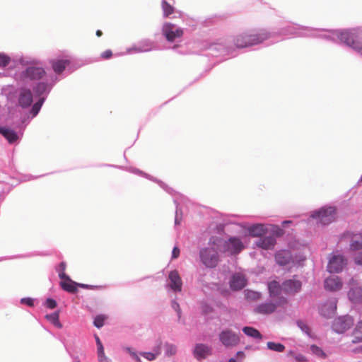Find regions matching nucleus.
I'll list each match as a JSON object with an SVG mask.
<instances>
[{
	"label": "nucleus",
	"instance_id": "obj_1",
	"mask_svg": "<svg viewBox=\"0 0 362 362\" xmlns=\"http://www.w3.org/2000/svg\"><path fill=\"white\" fill-rule=\"evenodd\" d=\"M15 79L18 88L13 97L22 108L33 105L30 111L33 117L38 114L52 86L59 80L57 76L47 74L42 67L35 66L17 72Z\"/></svg>",
	"mask_w": 362,
	"mask_h": 362
},
{
	"label": "nucleus",
	"instance_id": "obj_2",
	"mask_svg": "<svg viewBox=\"0 0 362 362\" xmlns=\"http://www.w3.org/2000/svg\"><path fill=\"white\" fill-rule=\"evenodd\" d=\"M269 33H272L271 38L276 35L322 37L346 45L362 56V32L358 29L321 30L289 23L281 28L279 31Z\"/></svg>",
	"mask_w": 362,
	"mask_h": 362
},
{
	"label": "nucleus",
	"instance_id": "obj_3",
	"mask_svg": "<svg viewBox=\"0 0 362 362\" xmlns=\"http://www.w3.org/2000/svg\"><path fill=\"white\" fill-rule=\"evenodd\" d=\"M211 243L217 246L220 252L235 255L241 252L246 246V235L230 236L227 240H223L217 236L211 237Z\"/></svg>",
	"mask_w": 362,
	"mask_h": 362
},
{
	"label": "nucleus",
	"instance_id": "obj_4",
	"mask_svg": "<svg viewBox=\"0 0 362 362\" xmlns=\"http://www.w3.org/2000/svg\"><path fill=\"white\" fill-rule=\"evenodd\" d=\"M272 33L265 29L258 32L244 33L237 35L234 40V45L237 48H245L263 42L271 38Z\"/></svg>",
	"mask_w": 362,
	"mask_h": 362
},
{
	"label": "nucleus",
	"instance_id": "obj_5",
	"mask_svg": "<svg viewBox=\"0 0 362 362\" xmlns=\"http://www.w3.org/2000/svg\"><path fill=\"white\" fill-rule=\"evenodd\" d=\"M218 252L220 251L217 249V246L211 243V238L209 242V247L201 250L199 252L200 259L203 264L209 268L216 267L220 261Z\"/></svg>",
	"mask_w": 362,
	"mask_h": 362
},
{
	"label": "nucleus",
	"instance_id": "obj_6",
	"mask_svg": "<svg viewBox=\"0 0 362 362\" xmlns=\"http://www.w3.org/2000/svg\"><path fill=\"white\" fill-rule=\"evenodd\" d=\"M310 218L317 221L318 223L327 226L334 222L337 218V209L332 206H325L313 211Z\"/></svg>",
	"mask_w": 362,
	"mask_h": 362
},
{
	"label": "nucleus",
	"instance_id": "obj_7",
	"mask_svg": "<svg viewBox=\"0 0 362 362\" xmlns=\"http://www.w3.org/2000/svg\"><path fill=\"white\" fill-rule=\"evenodd\" d=\"M348 262L347 259L338 252H332L328 258L327 271L329 273H340L345 268Z\"/></svg>",
	"mask_w": 362,
	"mask_h": 362
},
{
	"label": "nucleus",
	"instance_id": "obj_8",
	"mask_svg": "<svg viewBox=\"0 0 362 362\" xmlns=\"http://www.w3.org/2000/svg\"><path fill=\"white\" fill-rule=\"evenodd\" d=\"M221 344L226 348H233L240 343V337L237 333L230 329H223L218 334Z\"/></svg>",
	"mask_w": 362,
	"mask_h": 362
},
{
	"label": "nucleus",
	"instance_id": "obj_9",
	"mask_svg": "<svg viewBox=\"0 0 362 362\" xmlns=\"http://www.w3.org/2000/svg\"><path fill=\"white\" fill-rule=\"evenodd\" d=\"M163 34L169 42H173L183 35V30L176 25L165 23L163 26Z\"/></svg>",
	"mask_w": 362,
	"mask_h": 362
},
{
	"label": "nucleus",
	"instance_id": "obj_10",
	"mask_svg": "<svg viewBox=\"0 0 362 362\" xmlns=\"http://www.w3.org/2000/svg\"><path fill=\"white\" fill-rule=\"evenodd\" d=\"M350 242V250L356 251L362 248V233L353 234L346 232L341 235L339 242Z\"/></svg>",
	"mask_w": 362,
	"mask_h": 362
},
{
	"label": "nucleus",
	"instance_id": "obj_11",
	"mask_svg": "<svg viewBox=\"0 0 362 362\" xmlns=\"http://www.w3.org/2000/svg\"><path fill=\"white\" fill-rule=\"evenodd\" d=\"M354 325V319L349 315L339 317L334 320L332 329L335 332L343 333Z\"/></svg>",
	"mask_w": 362,
	"mask_h": 362
},
{
	"label": "nucleus",
	"instance_id": "obj_12",
	"mask_svg": "<svg viewBox=\"0 0 362 362\" xmlns=\"http://www.w3.org/2000/svg\"><path fill=\"white\" fill-rule=\"evenodd\" d=\"M286 303V299L284 297H279L274 303L273 302H267L259 305L255 308V312L260 314H270L275 311L277 307L284 305Z\"/></svg>",
	"mask_w": 362,
	"mask_h": 362
},
{
	"label": "nucleus",
	"instance_id": "obj_13",
	"mask_svg": "<svg viewBox=\"0 0 362 362\" xmlns=\"http://www.w3.org/2000/svg\"><path fill=\"white\" fill-rule=\"evenodd\" d=\"M237 226L245 229L252 237H260L265 235L268 231L267 225L262 223L255 224H238Z\"/></svg>",
	"mask_w": 362,
	"mask_h": 362
},
{
	"label": "nucleus",
	"instance_id": "obj_14",
	"mask_svg": "<svg viewBox=\"0 0 362 362\" xmlns=\"http://www.w3.org/2000/svg\"><path fill=\"white\" fill-rule=\"evenodd\" d=\"M167 286L175 293L182 291V281L177 270L170 272L168 277Z\"/></svg>",
	"mask_w": 362,
	"mask_h": 362
},
{
	"label": "nucleus",
	"instance_id": "obj_15",
	"mask_svg": "<svg viewBox=\"0 0 362 362\" xmlns=\"http://www.w3.org/2000/svg\"><path fill=\"white\" fill-rule=\"evenodd\" d=\"M53 71L59 74L70 64L71 61L68 57H57L49 62Z\"/></svg>",
	"mask_w": 362,
	"mask_h": 362
},
{
	"label": "nucleus",
	"instance_id": "obj_16",
	"mask_svg": "<svg viewBox=\"0 0 362 362\" xmlns=\"http://www.w3.org/2000/svg\"><path fill=\"white\" fill-rule=\"evenodd\" d=\"M154 43L149 40H144L140 41L137 45L127 49V53L145 52L153 49Z\"/></svg>",
	"mask_w": 362,
	"mask_h": 362
},
{
	"label": "nucleus",
	"instance_id": "obj_17",
	"mask_svg": "<svg viewBox=\"0 0 362 362\" xmlns=\"http://www.w3.org/2000/svg\"><path fill=\"white\" fill-rule=\"evenodd\" d=\"M302 286L301 282L296 279L285 281L282 284V290L288 294H294L300 291Z\"/></svg>",
	"mask_w": 362,
	"mask_h": 362
},
{
	"label": "nucleus",
	"instance_id": "obj_18",
	"mask_svg": "<svg viewBox=\"0 0 362 362\" xmlns=\"http://www.w3.org/2000/svg\"><path fill=\"white\" fill-rule=\"evenodd\" d=\"M336 309L337 300L336 299L333 298L328 300L321 306L320 313L321 315L324 316L325 317L329 318L334 315Z\"/></svg>",
	"mask_w": 362,
	"mask_h": 362
},
{
	"label": "nucleus",
	"instance_id": "obj_19",
	"mask_svg": "<svg viewBox=\"0 0 362 362\" xmlns=\"http://www.w3.org/2000/svg\"><path fill=\"white\" fill-rule=\"evenodd\" d=\"M247 280L242 273L234 274L230 280V286L234 291L240 290L246 285Z\"/></svg>",
	"mask_w": 362,
	"mask_h": 362
},
{
	"label": "nucleus",
	"instance_id": "obj_20",
	"mask_svg": "<svg viewBox=\"0 0 362 362\" xmlns=\"http://www.w3.org/2000/svg\"><path fill=\"white\" fill-rule=\"evenodd\" d=\"M342 281L339 276H331L325 280V288L330 291H337L342 288Z\"/></svg>",
	"mask_w": 362,
	"mask_h": 362
},
{
	"label": "nucleus",
	"instance_id": "obj_21",
	"mask_svg": "<svg viewBox=\"0 0 362 362\" xmlns=\"http://www.w3.org/2000/svg\"><path fill=\"white\" fill-rule=\"evenodd\" d=\"M275 259L278 264L285 266L290 264L291 263L294 264L292 255L288 250H280L276 252Z\"/></svg>",
	"mask_w": 362,
	"mask_h": 362
},
{
	"label": "nucleus",
	"instance_id": "obj_22",
	"mask_svg": "<svg viewBox=\"0 0 362 362\" xmlns=\"http://www.w3.org/2000/svg\"><path fill=\"white\" fill-rule=\"evenodd\" d=\"M0 134L3 135L10 144L18 141L21 136V134H18L8 127H0Z\"/></svg>",
	"mask_w": 362,
	"mask_h": 362
},
{
	"label": "nucleus",
	"instance_id": "obj_23",
	"mask_svg": "<svg viewBox=\"0 0 362 362\" xmlns=\"http://www.w3.org/2000/svg\"><path fill=\"white\" fill-rule=\"evenodd\" d=\"M210 352L211 349L204 344H197L193 351L194 357L199 361L206 358Z\"/></svg>",
	"mask_w": 362,
	"mask_h": 362
},
{
	"label": "nucleus",
	"instance_id": "obj_24",
	"mask_svg": "<svg viewBox=\"0 0 362 362\" xmlns=\"http://www.w3.org/2000/svg\"><path fill=\"white\" fill-rule=\"evenodd\" d=\"M276 244V239L273 236H265L255 242V245L264 250L272 249Z\"/></svg>",
	"mask_w": 362,
	"mask_h": 362
},
{
	"label": "nucleus",
	"instance_id": "obj_25",
	"mask_svg": "<svg viewBox=\"0 0 362 362\" xmlns=\"http://www.w3.org/2000/svg\"><path fill=\"white\" fill-rule=\"evenodd\" d=\"M348 297L354 303H362V287L351 286L348 292Z\"/></svg>",
	"mask_w": 362,
	"mask_h": 362
},
{
	"label": "nucleus",
	"instance_id": "obj_26",
	"mask_svg": "<svg viewBox=\"0 0 362 362\" xmlns=\"http://www.w3.org/2000/svg\"><path fill=\"white\" fill-rule=\"evenodd\" d=\"M62 280V281H61L60 284L64 290L70 293H74L76 291L77 283L71 280L69 277V279H64Z\"/></svg>",
	"mask_w": 362,
	"mask_h": 362
},
{
	"label": "nucleus",
	"instance_id": "obj_27",
	"mask_svg": "<svg viewBox=\"0 0 362 362\" xmlns=\"http://www.w3.org/2000/svg\"><path fill=\"white\" fill-rule=\"evenodd\" d=\"M267 286L270 296L272 298L277 297L279 295L281 291L282 290V286H281L279 282L276 281H272L269 282Z\"/></svg>",
	"mask_w": 362,
	"mask_h": 362
},
{
	"label": "nucleus",
	"instance_id": "obj_28",
	"mask_svg": "<svg viewBox=\"0 0 362 362\" xmlns=\"http://www.w3.org/2000/svg\"><path fill=\"white\" fill-rule=\"evenodd\" d=\"M243 332L248 337H252L255 339H261L262 338V335L261 333L256 329L252 327H245L243 328Z\"/></svg>",
	"mask_w": 362,
	"mask_h": 362
},
{
	"label": "nucleus",
	"instance_id": "obj_29",
	"mask_svg": "<svg viewBox=\"0 0 362 362\" xmlns=\"http://www.w3.org/2000/svg\"><path fill=\"white\" fill-rule=\"evenodd\" d=\"M352 342L354 344L362 342V321L359 322L355 328Z\"/></svg>",
	"mask_w": 362,
	"mask_h": 362
},
{
	"label": "nucleus",
	"instance_id": "obj_30",
	"mask_svg": "<svg viewBox=\"0 0 362 362\" xmlns=\"http://www.w3.org/2000/svg\"><path fill=\"white\" fill-rule=\"evenodd\" d=\"M46 319L52 323L55 327L61 328L62 327L61 322L59 321V313L54 312L51 314L46 315Z\"/></svg>",
	"mask_w": 362,
	"mask_h": 362
},
{
	"label": "nucleus",
	"instance_id": "obj_31",
	"mask_svg": "<svg viewBox=\"0 0 362 362\" xmlns=\"http://www.w3.org/2000/svg\"><path fill=\"white\" fill-rule=\"evenodd\" d=\"M310 351L311 354L316 356L318 358H327V354L325 353V351L319 346L316 345H312L310 347Z\"/></svg>",
	"mask_w": 362,
	"mask_h": 362
},
{
	"label": "nucleus",
	"instance_id": "obj_32",
	"mask_svg": "<svg viewBox=\"0 0 362 362\" xmlns=\"http://www.w3.org/2000/svg\"><path fill=\"white\" fill-rule=\"evenodd\" d=\"M267 346L269 349L276 352H283L285 350V346L282 344L273 341L267 342Z\"/></svg>",
	"mask_w": 362,
	"mask_h": 362
},
{
	"label": "nucleus",
	"instance_id": "obj_33",
	"mask_svg": "<svg viewBox=\"0 0 362 362\" xmlns=\"http://www.w3.org/2000/svg\"><path fill=\"white\" fill-rule=\"evenodd\" d=\"M107 319V316L105 315H98L95 316L93 321L94 326L97 328H101Z\"/></svg>",
	"mask_w": 362,
	"mask_h": 362
},
{
	"label": "nucleus",
	"instance_id": "obj_34",
	"mask_svg": "<svg viewBox=\"0 0 362 362\" xmlns=\"http://www.w3.org/2000/svg\"><path fill=\"white\" fill-rule=\"evenodd\" d=\"M177 353V346L173 344L166 343L165 344V354L168 356L175 355Z\"/></svg>",
	"mask_w": 362,
	"mask_h": 362
},
{
	"label": "nucleus",
	"instance_id": "obj_35",
	"mask_svg": "<svg viewBox=\"0 0 362 362\" xmlns=\"http://www.w3.org/2000/svg\"><path fill=\"white\" fill-rule=\"evenodd\" d=\"M297 325L303 333H305L310 337H313L311 332H310V327L305 322H303L302 320H299L297 322Z\"/></svg>",
	"mask_w": 362,
	"mask_h": 362
},
{
	"label": "nucleus",
	"instance_id": "obj_36",
	"mask_svg": "<svg viewBox=\"0 0 362 362\" xmlns=\"http://www.w3.org/2000/svg\"><path fill=\"white\" fill-rule=\"evenodd\" d=\"M139 355L149 361H153L158 356V352H140Z\"/></svg>",
	"mask_w": 362,
	"mask_h": 362
},
{
	"label": "nucleus",
	"instance_id": "obj_37",
	"mask_svg": "<svg viewBox=\"0 0 362 362\" xmlns=\"http://www.w3.org/2000/svg\"><path fill=\"white\" fill-rule=\"evenodd\" d=\"M66 269V264L64 262H61L57 267V272L59 274V277L61 279H69V276L66 275L64 271Z\"/></svg>",
	"mask_w": 362,
	"mask_h": 362
},
{
	"label": "nucleus",
	"instance_id": "obj_38",
	"mask_svg": "<svg viewBox=\"0 0 362 362\" xmlns=\"http://www.w3.org/2000/svg\"><path fill=\"white\" fill-rule=\"evenodd\" d=\"M162 8L165 16H168V15L171 14L173 11V7L168 3H167L165 0L162 1Z\"/></svg>",
	"mask_w": 362,
	"mask_h": 362
},
{
	"label": "nucleus",
	"instance_id": "obj_39",
	"mask_svg": "<svg viewBox=\"0 0 362 362\" xmlns=\"http://www.w3.org/2000/svg\"><path fill=\"white\" fill-rule=\"evenodd\" d=\"M124 351L128 353L131 357L136 361V362H140V358L138 355V354L134 351L132 348L130 347H124Z\"/></svg>",
	"mask_w": 362,
	"mask_h": 362
},
{
	"label": "nucleus",
	"instance_id": "obj_40",
	"mask_svg": "<svg viewBox=\"0 0 362 362\" xmlns=\"http://www.w3.org/2000/svg\"><path fill=\"white\" fill-rule=\"evenodd\" d=\"M11 61V59L8 56L4 53H0V67L6 66Z\"/></svg>",
	"mask_w": 362,
	"mask_h": 362
},
{
	"label": "nucleus",
	"instance_id": "obj_41",
	"mask_svg": "<svg viewBox=\"0 0 362 362\" xmlns=\"http://www.w3.org/2000/svg\"><path fill=\"white\" fill-rule=\"evenodd\" d=\"M95 339L97 345V354H103L104 351L103 345L98 335H95Z\"/></svg>",
	"mask_w": 362,
	"mask_h": 362
},
{
	"label": "nucleus",
	"instance_id": "obj_42",
	"mask_svg": "<svg viewBox=\"0 0 362 362\" xmlns=\"http://www.w3.org/2000/svg\"><path fill=\"white\" fill-rule=\"evenodd\" d=\"M245 358V354L243 351H238L235 358H231L228 362H238L242 361Z\"/></svg>",
	"mask_w": 362,
	"mask_h": 362
},
{
	"label": "nucleus",
	"instance_id": "obj_43",
	"mask_svg": "<svg viewBox=\"0 0 362 362\" xmlns=\"http://www.w3.org/2000/svg\"><path fill=\"white\" fill-rule=\"evenodd\" d=\"M171 306H172L173 309L177 313L178 319H180L181 310L180 308V305L175 300H173L171 303Z\"/></svg>",
	"mask_w": 362,
	"mask_h": 362
},
{
	"label": "nucleus",
	"instance_id": "obj_44",
	"mask_svg": "<svg viewBox=\"0 0 362 362\" xmlns=\"http://www.w3.org/2000/svg\"><path fill=\"white\" fill-rule=\"evenodd\" d=\"M246 297L247 298H250L252 300H256L259 298L260 293L255 291H247L246 293Z\"/></svg>",
	"mask_w": 362,
	"mask_h": 362
},
{
	"label": "nucleus",
	"instance_id": "obj_45",
	"mask_svg": "<svg viewBox=\"0 0 362 362\" xmlns=\"http://www.w3.org/2000/svg\"><path fill=\"white\" fill-rule=\"evenodd\" d=\"M272 232L276 236H281L284 235V230L278 226H272Z\"/></svg>",
	"mask_w": 362,
	"mask_h": 362
},
{
	"label": "nucleus",
	"instance_id": "obj_46",
	"mask_svg": "<svg viewBox=\"0 0 362 362\" xmlns=\"http://www.w3.org/2000/svg\"><path fill=\"white\" fill-rule=\"evenodd\" d=\"M45 305L50 309H54L57 306V302L54 299L48 298L45 302Z\"/></svg>",
	"mask_w": 362,
	"mask_h": 362
},
{
	"label": "nucleus",
	"instance_id": "obj_47",
	"mask_svg": "<svg viewBox=\"0 0 362 362\" xmlns=\"http://www.w3.org/2000/svg\"><path fill=\"white\" fill-rule=\"evenodd\" d=\"M34 300L33 298H21V303H23V304H25L28 306H33L34 305Z\"/></svg>",
	"mask_w": 362,
	"mask_h": 362
},
{
	"label": "nucleus",
	"instance_id": "obj_48",
	"mask_svg": "<svg viewBox=\"0 0 362 362\" xmlns=\"http://www.w3.org/2000/svg\"><path fill=\"white\" fill-rule=\"evenodd\" d=\"M98 362H112V361L105 356V352L98 354Z\"/></svg>",
	"mask_w": 362,
	"mask_h": 362
},
{
	"label": "nucleus",
	"instance_id": "obj_49",
	"mask_svg": "<svg viewBox=\"0 0 362 362\" xmlns=\"http://www.w3.org/2000/svg\"><path fill=\"white\" fill-rule=\"evenodd\" d=\"M354 262L356 264H362V250L358 253L356 254L354 257Z\"/></svg>",
	"mask_w": 362,
	"mask_h": 362
},
{
	"label": "nucleus",
	"instance_id": "obj_50",
	"mask_svg": "<svg viewBox=\"0 0 362 362\" xmlns=\"http://www.w3.org/2000/svg\"><path fill=\"white\" fill-rule=\"evenodd\" d=\"M209 49L211 50H216V51H218V52H221V51H223L225 48H224V47L222 45L216 44V45H211L209 47Z\"/></svg>",
	"mask_w": 362,
	"mask_h": 362
},
{
	"label": "nucleus",
	"instance_id": "obj_51",
	"mask_svg": "<svg viewBox=\"0 0 362 362\" xmlns=\"http://www.w3.org/2000/svg\"><path fill=\"white\" fill-rule=\"evenodd\" d=\"M182 219V215L179 214V209L178 207H176V214H175V224L179 225L181 222Z\"/></svg>",
	"mask_w": 362,
	"mask_h": 362
},
{
	"label": "nucleus",
	"instance_id": "obj_52",
	"mask_svg": "<svg viewBox=\"0 0 362 362\" xmlns=\"http://www.w3.org/2000/svg\"><path fill=\"white\" fill-rule=\"evenodd\" d=\"M180 249L177 247V246H175L173 249V251H172V257L171 258L172 259H176L179 257L180 255Z\"/></svg>",
	"mask_w": 362,
	"mask_h": 362
},
{
	"label": "nucleus",
	"instance_id": "obj_53",
	"mask_svg": "<svg viewBox=\"0 0 362 362\" xmlns=\"http://www.w3.org/2000/svg\"><path fill=\"white\" fill-rule=\"evenodd\" d=\"M161 341H157V344L153 348V350L152 351L153 352H158V356L161 353Z\"/></svg>",
	"mask_w": 362,
	"mask_h": 362
},
{
	"label": "nucleus",
	"instance_id": "obj_54",
	"mask_svg": "<svg viewBox=\"0 0 362 362\" xmlns=\"http://www.w3.org/2000/svg\"><path fill=\"white\" fill-rule=\"evenodd\" d=\"M156 182L159 184V185L160 186V187H162L163 189H164L165 191H167L168 193H171L172 192V189L168 187L166 185H165L163 182L161 181H157Z\"/></svg>",
	"mask_w": 362,
	"mask_h": 362
},
{
	"label": "nucleus",
	"instance_id": "obj_55",
	"mask_svg": "<svg viewBox=\"0 0 362 362\" xmlns=\"http://www.w3.org/2000/svg\"><path fill=\"white\" fill-rule=\"evenodd\" d=\"M112 56V52L110 49H107L102 53L101 57L104 59H108Z\"/></svg>",
	"mask_w": 362,
	"mask_h": 362
},
{
	"label": "nucleus",
	"instance_id": "obj_56",
	"mask_svg": "<svg viewBox=\"0 0 362 362\" xmlns=\"http://www.w3.org/2000/svg\"><path fill=\"white\" fill-rule=\"evenodd\" d=\"M132 172L133 173H135V174H138V175H142V176H145V177H146L147 178H149V179H150V177H148V175H146L144 173H143V172L140 171V170H138V169H135V168H134V169H132Z\"/></svg>",
	"mask_w": 362,
	"mask_h": 362
},
{
	"label": "nucleus",
	"instance_id": "obj_57",
	"mask_svg": "<svg viewBox=\"0 0 362 362\" xmlns=\"http://www.w3.org/2000/svg\"><path fill=\"white\" fill-rule=\"evenodd\" d=\"M77 286H79V287L83 288H89L93 287V286H90L88 284H77Z\"/></svg>",
	"mask_w": 362,
	"mask_h": 362
},
{
	"label": "nucleus",
	"instance_id": "obj_58",
	"mask_svg": "<svg viewBox=\"0 0 362 362\" xmlns=\"http://www.w3.org/2000/svg\"><path fill=\"white\" fill-rule=\"evenodd\" d=\"M296 359L297 361H304L305 360V358L304 356L301 355V354H298L296 356Z\"/></svg>",
	"mask_w": 362,
	"mask_h": 362
},
{
	"label": "nucleus",
	"instance_id": "obj_59",
	"mask_svg": "<svg viewBox=\"0 0 362 362\" xmlns=\"http://www.w3.org/2000/svg\"><path fill=\"white\" fill-rule=\"evenodd\" d=\"M292 223H293V221H290V220L284 221L282 222V226H286V225L291 224Z\"/></svg>",
	"mask_w": 362,
	"mask_h": 362
},
{
	"label": "nucleus",
	"instance_id": "obj_60",
	"mask_svg": "<svg viewBox=\"0 0 362 362\" xmlns=\"http://www.w3.org/2000/svg\"><path fill=\"white\" fill-rule=\"evenodd\" d=\"M21 64L23 65H27L29 64L28 61H25L24 59H21L20 61Z\"/></svg>",
	"mask_w": 362,
	"mask_h": 362
},
{
	"label": "nucleus",
	"instance_id": "obj_61",
	"mask_svg": "<svg viewBox=\"0 0 362 362\" xmlns=\"http://www.w3.org/2000/svg\"><path fill=\"white\" fill-rule=\"evenodd\" d=\"M101 35H102V32L100 30H97L96 35L100 37V36H101Z\"/></svg>",
	"mask_w": 362,
	"mask_h": 362
},
{
	"label": "nucleus",
	"instance_id": "obj_62",
	"mask_svg": "<svg viewBox=\"0 0 362 362\" xmlns=\"http://www.w3.org/2000/svg\"><path fill=\"white\" fill-rule=\"evenodd\" d=\"M74 362H79L78 359H75Z\"/></svg>",
	"mask_w": 362,
	"mask_h": 362
}]
</instances>
